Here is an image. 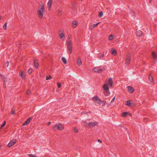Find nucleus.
Masks as SVG:
<instances>
[{
    "label": "nucleus",
    "instance_id": "f704fd0d",
    "mask_svg": "<svg viewBox=\"0 0 157 157\" xmlns=\"http://www.w3.org/2000/svg\"><path fill=\"white\" fill-rule=\"evenodd\" d=\"M74 130L75 132H78V130L77 128H74Z\"/></svg>",
    "mask_w": 157,
    "mask_h": 157
},
{
    "label": "nucleus",
    "instance_id": "423d86ee",
    "mask_svg": "<svg viewBox=\"0 0 157 157\" xmlns=\"http://www.w3.org/2000/svg\"><path fill=\"white\" fill-rule=\"evenodd\" d=\"M53 128L55 129L62 130L63 128L64 127L63 125L61 124H58L53 125Z\"/></svg>",
    "mask_w": 157,
    "mask_h": 157
},
{
    "label": "nucleus",
    "instance_id": "a18cd8bd",
    "mask_svg": "<svg viewBox=\"0 0 157 157\" xmlns=\"http://www.w3.org/2000/svg\"><path fill=\"white\" fill-rule=\"evenodd\" d=\"M58 12L59 14H60L61 13V11L59 10L58 11Z\"/></svg>",
    "mask_w": 157,
    "mask_h": 157
},
{
    "label": "nucleus",
    "instance_id": "58836bf2",
    "mask_svg": "<svg viewBox=\"0 0 157 157\" xmlns=\"http://www.w3.org/2000/svg\"><path fill=\"white\" fill-rule=\"evenodd\" d=\"M104 54H101L100 56V58L101 59V58H103L104 57Z\"/></svg>",
    "mask_w": 157,
    "mask_h": 157
},
{
    "label": "nucleus",
    "instance_id": "20e7f679",
    "mask_svg": "<svg viewBox=\"0 0 157 157\" xmlns=\"http://www.w3.org/2000/svg\"><path fill=\"white\" fill-rule=\"evenodd\" d=\"M66 46L68 49L69 53H72V43L70 40H68L66 42Z\"/></svg>",
    "mask_w": 157,
    "mask_h": 157
},
{
    "label": "nucleus",
    "instance_id": "c756f323",
    "mask_svg": "<svg viewBox=\"0 0 157 157\" xmlns=\"http://www.w3.org/2000/svg\"><path fill=\"white\" fill-rule=\"evenodd\" d=\"M52 76L51 75H49L48 77H47L46 78V80H48L51 79Z\"/></svg>",
    "mask_w": 157,
    "mask_h": 157
},
{
    "label": "nucleus",
    "instance_id": "f257e3e1",
    "mask_svg": "<svg viewBox=\"0 0 157 157\" xmlns=\"http://www.w3.org/2000/svg\"><path fill=\"white\" fill-rule=\"evenodd\" d=\"M45 11L44 5L42 4L41 7H39L37 10V13L39 18L41 19L43 17V13Z\"/></svg>",
    "mask_w": 157,
    "mask_h": 157
},
{
    "label": "nucleus",
    "instance_id": "7c9ffc66",
    "mask_svg": "<svg viewBox=\"0 0 157 157\" xmlns=\"http://www.w3.org/2000/svg\"><path fill=\"white\" fill-rule=\"evenodd\" d=\"M32 71V69L31 68H30L28 70V72L29 74H30L31 73V72Z\"/></svg>",
    "mask_w": 157,
    "mask_h": 157
},
{
    "label": "nucleus",
    "instance_id": "a211bd4d",
    "mask_svg": "<svg viewBox=\"0 0 157 157\" xmlns=\"http://www.w3.org/2000/svg\"><path fill=\"white\" fill-rule=\"evenodd\" d=\"M0 75L2 78V79L3 80L4 82L6 81V78L2 74H0Z\"/></svg>",
    "mask_w": 157,
    "mask_h": 157
},
{
    "label": "nucleus",
    "instance_id": "e433bc0d",
    "mask_svg": "<svg viewBox=\"0 0 157 157\" xmlns=\"http://www.w3.org/2000/svg\"><path fill=\"white\" fill-rule=\"evenodd\" d=\"M30 91L29 90H28L26 91V94L28 95H29L30 94Z\"/></svg>",
    "mask_w": 157,
    "mask_h": 157
},
{
    "label": "nucleus",
    "instance_id": "8fccbe9b",
    "mask_svg": "<svg viewBox=\"0 0 157 157\" xmlns=\"http://www.w3.org/2000/svg\"><path fill=\"white\" fill-rule=\"evenodd\" d=\"M130 116H131V114H130Z\"/></svg>",
    "mask_w": 157,
    "mask_h": 157
},
{
    "label": "nucleus",
    "instance_id": "7ed1b4c3",
    "mask_svg": "<svg viewBox=\"0 0 157 157\" xmlns=\"http://www.w3.org/2000/svg\"><path fill=\"white\" fill-rule=\"evenodd\" d=\"M93 101L98 104H100L101 103L102 104V105L104 106L105 105V102L104 101L100 99L97 96H95L93 98Z\"/></svg>",
    "mask_w": 157,
    "mask_h": 157
},
{
    "label": "nucleus",
    "instance_id": "49530a36",
    "mask_svg": "<svg viewBox=\"0 0 157 157\" xmlns=\"http://www.w3.org/2000/svg\"><path fill=\"white\" fill-rule=\"evenodd\" d=\"M100 23V22H99L97 24H96V25H97Z\"/></svg>",
    "mask_w": 157,
    "mask_h": 157
},
{
    "label": "nucleus",
    "instance_id": "1a4fd4ad",
    "mask_svg": "<svg viewBox=\"0 0 157 157\" xmlns=\"http://www.w3.org/2000/svg\"><path fill=\"white\" fill-rule=\"evenodd\" d=\"M98 123L97 122H89L87 123L86 124L88 125L90 127H93L97 125Z\"/></svg>",
    "mask_w": 157,
    "mask_h": 157
},
{
    "label": "nucleus",
    "instance_id": "4468645a",
    "mask_svg": "<svg viewBox=\"0 0 157 157\" xmlns=\"http://www.w3.org/2000/svg\"><path fill=\"white\" fill-rule=\"evenodd\" d=\"M34 65L36 69H37L39 67V64L38 62L34 60Z\"/></svg>",
    "mask_w": 157,
    "mask_h": 157
},
{
    "label": "nucleus",
    "instance_id": "9b49d317",
    "mask_svg": "<svg viewBox=\"0 0 157 157\" xmlns=\"http://www.w3.org/2000/svg\"><path fill=\"white\" fill-rule=\"evenodd\" d=\"M32 118L31 117L29 118L26 121L23 123V125H25L29 124L30 121L32 120Z\"/></svg>",
    "mask_w": 157,
    "mask_h": 157
},
{
    "label": "nucleus",
    "instance_id": "9d476101",
    "mask_svg": "<svg viewBox=\"0 0 157 157\" xmlns=\"http://www.w3.org/2000/svg\"><path fill=\"white\" fill-rule=\"evenodd\" d=\"M16 140L15 139H13L11 141H10L7 145V146L8 147H10L14 144L16 143Z\"/></svg>",
    "mask_w": 157,
    "mask_h": 157
},
{
    "label": "nucleus",
    "instance_id": "37998d69",
    "mask_svg": "<svg viewBox=\"0 0 157 157\" xmlns=\"http://www.w3.org/2000/svg\"><path fill=\"white\" fill-rule=\"evenodd\" d=\"M86 113H85V112H82V114H85Z\"/></svg>",
    "mask_w": 157,
    "mask_h": 157
},
{
    "label": "nucleus",
    "instance_id": "2eb2a0df",
    "mask_svg": "<svg viewBox=\"0 0 157 157\" xmlns=\"http://www.w3.org/2000/svg\"><path fill=\"white\" fill-rule=\"evenodd\" d=\"M52 0H49L48 3V9H50L52 4Z\"/></svg>",
    "mask_w": 157,
    "mask_h": 157
},
{
    "label": "nucleus",
    "instance_id": "f3484780",
    "mask_svg": "<svg viewBox=\"0 0 157 157\" xmlns=\"http://www.w3.org/2000/svg\"><path fill=\"white\" fill-rule=\"evenodd\" d=\"M111 52L112 54L114 56H115L116 55L117 52L115 49L112 48L111 50Z\"/></svg>",
    "mask_w": 157,
    "mask_h": 157
},
{
    "label": "nucleus",
    "instance_id": "dca6fc26",
    "mask_svg": "<svg viewBox=\"0 0 157 157\" xmlns=\"http://www.w3.org/2000/svg\"><path fill=\"white\" fill-rule=\"evenodd\" d=\"M142 35V32L140 31L139 30L136 32V35L138 36H141Z\"/></svg>",
    "mask_w": 157,
    "mask_h": 157
},
{
    "label": "nucleus",
    "instance_id": "603ef678",
    "mask_svg": "<svg viewBox=\"0 0 157 157\" xmlns=\"http://www.w3.org/2000/svg\"><path fill=\"white\" fill-rule=\"evenodd\" d=\"M69 38H71V37H69Z\"/></svg>",
    "mask_w": 157,
    "mask_h": 157
},
{
    "label": "nucleus",
    "instance_id": "4be33fe9",
    "mask_svg": "<svg viewBox=\"0 0 157 157\" xmlns=\"http://www.w3.org/2000/svg\"><path fill=\"white\" fill-rule=\"evenodd\" d=\"M152 55L153 58L154 59H155L156 58L157 56H156V54H155V53L154 52H152Z\"/></svg>",
    "mask_w": 157,
    "mask_h": 157
},
{
    "label": "nucleus",
    "instance_id": "c9c22d12",
    "mask_svg": "<svg viewBox=\"0 0 157 157\" xmlns=\"http://www.w3.org/2000/svg\"><path fill=\"white\" fill-rule=\"evenodd\" d=\"M9 62L8 61H7L6 62V65L7 67H8L9 66Z\"/></svg>",
    "mask_w": 157,
    "mask_h": 157
},
{
    "label": "nucleus",
    "instance_id": "6ab92c4d",
    "mask_svg": "<svg viewBox=\"0 0 157 157\" xmlns=\"http://www.w3.org/2000/svg\"><path fill=\"white\" fill-rule=\"evenodd\" d=\"M77 64L80 66L82 64L81 60L80 59H78L77 61Z\"/></svg>",
    "mask_w": 157,
    "mask_h": 157
},
{
    "label": "nucleus",
    "instance_id": "2f4dec72",
    "mask_svg": "<svg viewBox=\"0 0 157 157\" xmlns=\"http://www.w3.org/2000/svg\"><path fill=\"white\" fill-rule=\"evenodd\" d=\"M57 86L59 88H60L61 87V84L60 83L58 82L57 83Z\"/></svg>",
    "mask_w": 157,
    "mask_h": 157
},
{
    "label": "nucleus",
    "instance_id": "72a5a7b5",
    "mask_svg": "<svg viewBox=\"0 0 157 157\" xmlns=\"http://www.w3.org/2000/svg\"><path fill=\"white\" fill-rule=\"evenodd\" d=\"M20 75L22 78H25V76L23 75V73L22 72H20L19 74Z\"/></svg>",
    "mask_w": 157,
    "mask_h": 157
},
{
    "label": "nucleus",
    "instance_id": "6e6552de",
    "mask_svg": "<svg viewBox=\"0 0 157 157\" xmlns=\"http://www.w3.org/2000/svg\"><path fill=\"white\" fill-rule=\"evenodd\" d=\"M59 38L61 39L62 40H63L64 39L65 35L63 31L59 32Z\"/></svg>",
    "mask_w": 157,
    "mask_h": 157
},
{
    "label": "nucleus",
    "instance_id": "a878e982",
    "mask_svg": "<svg viewBox=\"0 0 157 157\" xmlns=\"http://www.w3.org/2000/svg\"><path fill=\"white\" fill-rule=\"evenodd\" d=\"M103 15V13L102 11H101L99 13L98 16L99 17H101Z\"/></svg>",
    "mask_w": 157,
    "mask_h": 157
},
{
    "label": "nucleus",
    "instance_id": "de8ad7c7",
    "mask_svg": "<svg viewBox=\"0 0 157 157\" xmlns=\"http://www.w3.org/2000/svg\"><path fill=\"white\" fill-rule=\"evenodd\" d=\"M84 123H86V124L87 123V122H86V121H84Z\"/></svg>",
    "mask_w": 157,
    "mask_h": 157
},
{
    "label": "nucleus",
    "instance_id": "864d4df0",
    "mask_svg": "<svg viewBox=\"0 0 157 157\" xmlns=\"http://www.w3.org/2000/svg\"><path fill=\"white\" fill-rule=\"evenodd\" d=\"M107 54V53H105V54Z\"/></svg>",
    "mask_w": 157,
    "mask_h": 157
},
{
    "label": "nucleus",
    "instance_id": "ea45409f",
    "mask_svg": "<svg viewBox=\"0 0 157 157\" xmlns=\"http://www.w3.org/2000/svg\"><path fill=\"white\" fill-rule=\"evenodd\" d=\"M96 26H97V25H96V24H94V25L93 27H92V28H94V27H96Z\"/></svg>",
    "mask_w": 157,
    "mask_h": 157
},
{
    "label": "nucleus",
    "instance_id": "aec40b11",
    "mask_svg": "<svg viewBox=\"0 0 157 157\" xmlns=\"http://www.w3.org/2000/svg\"><path fill=\"white\" fill-rule=\"evenodd\" d=\"M72 25L74 27H76L77 25V22L76 21H74L72 23Z\"/></svg>",
    "mask_w": 157,
    "mask_h": 157
},
{
    "label": "nucleus",
    "instance_id": "f8f14e48",
    "mask_svg": "<svg viewBox=\"0 0 157 157\" xmlns=\"http://www.w3.org/2000/svg\"><path fill=\"white\" fill-rule=\"evenodd\" d=\"M108 84L110 86H112L113 85V81L111 78H110L107 81Z\"/></svg>",
    "mask_w": 157,
    "mask_h": 157
},
{
    "label": "nucleus",
    "instance_id": "f03ea898",
    "mask_svg": "<svg viewBox=\"0 0 157 157\" xmlns=\"http://www.w3.org/2000/svg\"><path fill=\"white\" fill-rule=\"evenodd\" d=\"M103 88L104 90V95L105 96H108L110 93L108 84L106 83H105L103 85Z\"/></svg>",
    "mask_w": 157,
    "mask_h": 157
},
{
    "label": "nucleus",
    "instance_id": "39448f33",
    "mask_svg": "<svg viewBox=\"0 0 157 157\" xmlns=\"http://www.w3.org/2000/svg\"><path fill=\"white\" fill-rule=\"evenodd\" d=\"M104 67L102 66L96 67L93 69V71L95 72L100 73L104 70Z\"/></svg>",
    "mask_w": 157,
    "mask_h": 157
},
{
    "label": "nucleus",
    "instance_id": "c85d7f7f",
    "mask_svg": "<svg viewBox=\"0 0 157 157\" xmlns=\"http://www.w3.org/2000/svg\"><path fill=\"white\" fill-rule=\"evenodd\" d=\"M113 38V35H111L109 37V40H112Z\"/></svg>",
    "mask_w": 157,
    "mask_h": 157
},
{
    "label": "nucleus",
    "instance_id": "412c9836",
    "mask_svg": "<svg viewBox=\"0 0 157 157\" xmlns=\"http://www.w3.org/2000/svg\"><path fill=\"white\" fill-rule=\"evenodd\" d=\"M125 105L128 106H130L131 103L130 101H125Z\"/></svg>",
    "mask_w": 157,
    "mask_h": 157
},
{
    "label": "nucleus",
    "instance_id": "ddd939ff",
    "mask_svg": "<svg viewBox=\"0 0 157 157\" xmlns=\"http://www.w3.org/2000/svg\"><path fill=\"white\" fill-rule=\"evenodd\" d=\"M128 91L130 93H132L134 91L133 88L130 86L127 87Z\"/></svg>",
    "mask_w": 157,
    "mask_h": 157
},
{
    "label": "nucleus",
    "instance_id": "473e14b6",
    "mask_svg": "<svg viewBox=\"0 0 157 157\" xmlns=\"http://www.w3.org/2000/svg\"><path fill=\"white\" fill-rule=\"evenodd\" d=\"M6 124V122L5 121H4L3 122V123L1 125V128L4 126Z\"/></svg>",
    "mask_w": 157,
    "mask_h": 157
},
{
    "label": "nucleus",
    "instance_id": "79ce46f5",
    "mask_svg": "<svg viewBox=\"0 0 157 157\" xmlns=\"http://www.w3.org/2000/svg\"><path fill=\"white\" fill-rule=\"evenodd\" d=\"M51 123V122H49L48 123V125H49Z\"/></svg>",
    "mask_w": 157,
    "mask_h": 157
},
{
    "label": "nucleus",
    "instance_id": "5701e85b",
    "mask_svg": "<svg viewBox=\"0 0 157 157\" xmlns=\"http://www.w3.org/2000/svg\"><path fill=\"white\" fill-rule=\"evenodd\" d=\"M128 113L127 112H124L122 113V116L123 117H125L126 116L127 114Z\"/></svg>",
    "mask_w": 157,
    "mask_h": 157
},
{
    "label": "nucleus",
    "instance_id": "a19ab883",
    "mask_svg": "<svg viewBox=\"0 0 157 157\" xmlns=\"http://www.w3.org/2000/svg\"><path fill=\"white\" fill-rule=\"evenodd\" d=\"M12 114H15V112L14 111H12Z\"/></svg>",
    "mask_w": 157,
    "mask_h": 157
},
{
    "label": "nucleus",
    "instance_id": "cd10ccee",
    "mask_svg": "<svg viewBox=\"0 0 157 157\" xmlns=\"http://www.w3.org/2000/svg\"><path fill=\"white\" fill-rule=\"evenodd\" d=\"M28 155L30 157H37V156L35 155L29 154Z\"/></svg>",
    "mask_w": 157,
    "mask_h": 157
},
{
    "label": "nucleus",
    "instance_id": "4c0bfd02",
    "mask_svg": "<svg viewBox=\"0 0 157 157\" xmlns=\"http://www.w3.org/2000/svg\"><path fill=\"white\" fill-rule=\"evenodd\" d=\"M115 97H114L113 98L112 100L111 101V102H113L115 100Z\"/></svg>",
    "mask_w": 157,
    "mask_h": 157
},
{
    "label": "nucleus",
    "instance_id": "b1692460",
    "mask_svg": "<svg viewBox=\"0 0 157 157\" xmlns=\"http://www.w3.org/2000/svg\"><path fill=\"white\" fill-rule=\"evenodd\" d=\"M62 60L63 62L64 63H67V60L66 59L63 57L62 58Z\"/></svg>",
    "mask_w": 157,
    "mask_h": 157
},
{
    "label": "nucleus",
    "instance_id": "bb28decb",
    "mask_svg": "<svg viewBox=\"0 0 157 157\" xmlns=\"http://www.w3.org/2000/svg\"><path fill=\"white\" fill-rule=\"evenodd\" d=\"M7 23H6L3 26V28L4 29L6 30V29L7 28Z\"/></svg>",
    "mask_w": 157,
    "mask_h": 157
},
{
    "label": "nucleus",
    "instance_id": "3c124183",
    "mask_svg": "<svg viewBox=\"0 0 157 157\" xmlns=\"http://www.w3.org/2000/svg\"><path fill=\"white\" fill-rule=\"evenodd\" d=\"M1 146L0 145V149L1 148Z\"/></svg>",
    "mask_w": 157,
    "mask_h": 157
},
{
    "label": "nucleus",
    "instance_id": "09e8293b",
    "mask_svg": "<svg viewBox=\"0 0 157 157\" xmlns=\"http://www.w3.org/2000/svg\"><path fill=\"white\" fill-rule=\"evenodd\" d=\"M132 13H133V14H134V12L133 11H132Z\"/></svg>",
    "mask_w": 157,
    "mask_h": 157
},
{
    "label": "nucleus",
    "instance_id": "393cba45",
    "mask_svg": "<svg viewBox=\"0 0 157 157\" xmlns=\"http://www.w3.org/2000/svg\"><path fill=\"white\" fill-rule=\"evenodd\" d=\"M149 80L150 81L152 82L153 81V78L151 75H149Z\"/></svg>",
    "mask_w": 157,
    "mask_h": 157
},
{
    "label": "nucleus",
    "instance_id": "c03bdc74",
    "mask_svg": "<svg viewBox=\"0 0 157 157\" xmlns=\"http://www.w3.org/2000/svg\"><path fill=\"white\" fill-rule=\"evenodd\" d=\"M98 141L99 142H101V140H98Z\"/></svg>",
    "mask_w": 157,
    "mask_h": 157
},
{
    "label": "nucleus",
    "instance_id": "0eeeda50",
    "mask_svg": "<svg viewBox=\"0 0 157 157\" xmlns=\"http://www.w3.org/2000/svg\"><path fill=\"white\" fill-rule=\"evenodd\" d=\"M130 56L129 53H128L126 56L125 59V64L127 65H128L130 61Z\"/></svg>",
    "mask_w": 157,
    "mask_h": 157
}]
</instances>
